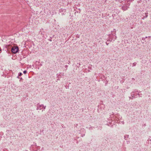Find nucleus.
<instances>
[{
    "instance_id": "f03ea898",
    "label": "nucleus",
    "mask_w": 151,
    "mask_h": 151,
    "mask_svg": "<svg viewBox=\"0 0 151 151\" xmlns=\"http://www.w3.org/2000/svg\"><path fill=\"white\" fill-rule=\"evenodd\" d=\"M128 6L126 4H124L122 7V9L124 11H126L127 10L128 8H129V4H127Z\"/></svg>"
},
{
    "instance_id": "9d476101",
    "label": "nucleus",
    "mask_w": 151,
    "mask_h": 151,
    "mask_svg": "<svg viewBox=\"0 0 151 151\" xmlns=\"http://www.w3.org/2000/svg\"><path fill=\"white\" fill-rule=\"evenodd\" d=\"M138 95L140 96V94H138Z\"/></svg>"
},
{
    "instance_id": "0eeeda50",
    "label": "nucleus",
    "mask_w": 151,
    "mask_h": 151,
    "mask_svg": "<svg viewBox=\"0 0 151 151\" xmlns=\"http://www.w3.org/2000/svg\"><path fill=\"white\" fill-rule=\"evenodd\" d=\"M145 14H146V16H145V17L146 18H147V16H148V15H147V13H145Z\"/></svg>"
},
{
    "instance_id": "1a4fd4ad",
    "label": "nucleus",
    "mask_w": 151,
    "mask_h": 151,
    "mask_svg": "<svg viewBox=\"0 0 151 151\" xmlns=\"http://www.w3.org/2000/svg\"><path fill=\"white\" fill-rule=\"evenodd\" d=\"M132 79H134V78H132Z\"/></svg>"
},
{
    "instance_id": "7ed1b4c3",
    "label": "nucleus",
    "mask_w": 151,
    "mask_h": 151,
    "mask_svg": "<svg viewBox=\"0 0 151 151\" xmlns=\"http://www.w3.org/2000/svg\"><path fill=\"white\" fill-rule=\"evenodd\" d=\"M45 107H46L45 106H44L42 104V105H39V106H38L37 107V110H38V109L41 110L42 108H43L44 109H45Z\"/></svg>"
},
{
    "instance_id": "423d86ee",
    "label": "nucleus",
    "mask_w": 151,
    "mask_h": 151,
    "mask_svg": "<svg viewBox=\"0 0 151 151\" xmlns=\"http://www.w3.org/2000/svg\"><path fill=\"white\" fill-rule=\"evenodd\" d=\"M27 71L26 70H24V71H23V73H24V74H25L27 73Z\"/></svg>"
},
{
    "instance_id": "6e6552de",
    "label": "nucleus",
    "mask_w": 151,
    "mask_h": 151,
    "mask_svg": "<svg viewBox=\"0 0 151 151\" xmlns=\"http://www.w3.org/2000/svg\"><path fill=\"white\" fill-rule=\"evenodd\" d=\"M145 38H147V37H145Z\"/></svg>"
},
{
    "instance_id": "f257e3e1",
    "label": "nucleus",
    "mask_w": 151,
    "mask_h": 151,
    "mask_svg": "<svg viewBox=\"0 0 151 151\" xmlns=\"http://www.w3.org/2000/svg\"><path fill=\"white\" fill-rule=\"evenodd\" d=\"M19 48L17 47H13L11 50L12 52L14 54L16 53L18 51Z\"/></svg>"
},
{
    "instance_id": "20e7f679",
    "label": "nucleus",
    "mask_w": 151,
    "mask_h": 151,
    "mask_svg": "<svg viewBox=\"0 0 151 151\" xmlns=\"http://www.w3.org/2000/svg\"><path fill=\"white\" fill-rule=\"evenodd\" d=\"M136 64H137V63L136 62H134V63H133V66H135L136 65Z\"/></svg>"
},
{
    "instance_id": "39448f33",
    "label": "nucleus",
    "mask_w": 151,
    "mask_h": 151,
    "mask_svg": "<svg viewBox=\"0 0 151 151\" xmlns=\"http://www.w3.org/2000/svg\"><path fill=\"white\" fill-rule=\"evenodd\" d=\"M19 76H21V75H22V73H19Z\"/></svg>"
}]
</instances>
